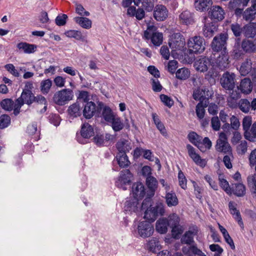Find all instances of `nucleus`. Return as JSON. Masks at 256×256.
<instances>
[{
  "label": "nucleus",
  "mask_w": 256,
  "mask_h": 256,
  "mask_svg": "<svg viewBox=\"0 0 256 256\" xmlns=\"http://www.w3.org/2000/svg\"><path fill=\"white\" fill-rule=\"evenodd\" d=\"M198 233V227L196 226H192V230L186 231L180 239L182 244H191L194 242V236Z\"/></svg>",
  "instance_id": "obj_19"
},
{
  "label": "nucleus",
  "mask_w": 256,
  "mask_h": 256,
  "mask_svg": "<svg viewBox=\"0 0 256 256\" xmlns=\"http://www.w3.org/2000/svg\"><path fill=\"white\" fill-rule=\"evenodd\" d=\"M32 96V104L36 102L40 104H48L46 98L42 95L39 94L35 96L33 94Z\"/></svg>",
  "instance_id": "obj_63"
},
{
  "label": "nucleus",
  "mask_w": 256,
  "mask_h": 256,
  "mask_svg": "<svg viewBox=\"0 0 256 256\" xmlns=\"http://www.w3.org/2000/svg\"><path fill=\"white\" fill-rule=\"evenodd\" d=\"M78 95L77 96V100L76 102L78 104H82L85 102H89V94L87 91L84 90H78Z\"/></svg>",
  "instance_id": "obj_53"
},
{
  "label": "nucleus",
  "mask_w": 256,
  "mask_h": 256,
  "mask_svg": "<svg viewBox=\"0 0 256 256\" xmlns=\"http://www.w3.org/2000/svg\"><path fill=\"white\" fill-rule=\"evenodd\" d=\"M230 62L228 52L224 50L220 52L216 60L218 69L220 70H224L229 67Z\"/></svg>",
  "instance_id": "obj_18"
},
{
  "label": "nucleus",
  "mask_w": 256,
  "mask_h": 256,
  "mask_svg": "<svg viewBox=\"0 0 256 256\" xmlns=\"http://www.w3.org/2000/svg\"><path fill=\"white\" fill-rule=\"evenodd\" d=\"M94 143L98 147L106 146L104 142V135L100 133H96L94 134V137L92 139Z\"/></svg>",
  "instance_id": "obj_56"
},
{
  "label": "nucleus",
  "mask_w": 256,
  "mask_h": 256,
  "mask_svg": "<svg viewBox=\"0 0 256 256\" xmlns=\"http://www.w3.org/2000/svg\"><path fill=\"white\" fill-rule=\"evenodd\" d=\"M250 108V102L247 99L240 100L239 102V108L242 112L248 113Z\"/></svg>",
  "instance_id": "obj_59"
},
{
  "label": "nucleus",
  "mask_w": 256,
  "mask_h": 256,
  "mask_svg": "<svg viewBox=\"0 0 256 256\" xmlns=\"http://www.w3.org/2000/svg\"><path fill=\"white\" fill-rule=\"evenodd\" d=\"M102 107L100 117L102 118L108 123H109L116 115L114 114L112 110L108 106H106L104 102L103 106Z\"/></svg>",
  "instance_id": "obj_24"
},
{
  "label": "nucleus",
  "mask_w": 256,
  "mask_h": 256,
  "mask_svg": "<svg viewBox=\"0 0 256 256\" xmlns=\"http://www.w3.org/2000/svg\"><path fill=\"white\" fill-rule=\"evenodd\" d=\"M160 98L164 104L168 108H171L174 104L172 99L167 95L161 94L160 96Z\"/></svg>",
  "instance_id": "obj_61"
},
{
  "label": "nucleus",
  "mask_w": 256,
  "mask_h": 256,
  "mask_svg": "<svg viewBox=\"0 0 256 256\" xmlns=\"http://www.w3.org/2000/svg\"><path fill=\"white\" fill-rule=\"evenodd\" d=\"M116 146L118 152L122 154H121L122 156L124 155L125 153L128 152L132 149L130 142L124 138H120L118 140Z\"/></svg>",
  "instance_id": "obj_23"
},
{
  "label": "nucleus",
  "mask_w": 256,
  "mask_h": 256,
  "mask_svg": "<svg viewBox=\"0 0 256 256\" xmlns=\"http://www.w3.org/2000/svg\"><path fill=\"white\" fill-rule=\"evenodd\" d=\"M164 212V204L162 202H156L144 211V218L152 222L156 219L158 216H163Z\"/></svg>",
  "instance_id": "obj_5"
},
{
  "label": "nucleus",
  "mask_w": 256,
  "mask_h": 256,
  "mask_svg": "<svg viewBox=\"0 0 256 256\" xmlns=\"http://www.w3.org/2000/svg\"><path fill=\"white\" fill-rule=\"evenodd\" d=\"M243 35L247 38H254L256 36V22H250L243 26Z\"/></svg>",
  "instance_id": "obj_22"
},
{
  "label": "nucleus",
  "mask_w": 256,
  "mask_h": 256,
  "mask_svg": "<svg viewBox=\"0 0 256 256\" xmlns=\"http://www.w3.org/2000/svg\"><path fill=\"white\" fill-rule=\"evenodd\" d=\"M252 68V63L248 61H245L242 63L239 72L242 76H245L251 71Z\"/></svg>",
  "instance_id": "obj_54"
},
{
  "label": "nucleus",
  "mask_w": 256,
  "mask_h": 256,
  "mask_svg": "<svg viewBox=\"0 0 256 256\" xmlns=\"http://www.w3.org/2000/svg\"><path fill=\"white\" fill-rule=\"evenodd\" d=\"M133 176L129 170H124L120 172V176L116 182V186L120 188L125 190H127L126 186L131 185V178Z\"/></svg>",
  "instance_id": "obj_11"
},
{
  "label": "nucleus",
  "mask_w": 256,
  "mask_h": 256,
  "mask_svg": "<svg viewBox=\"0 0 256 256\" xmlns=\"http://www.w3.org/2000/svg\"><path fill=\"white\" fill-rule=\"evenodd\" d=\"M141 4L142 7L146 12H152L155 8L154 0H142Z\"/></svg>",
  "instance_id": "obj_55"
},
{
  "label": "nucleus",
  "mask_w": 256,
  "mask_h": 256,
  "mask_svg": "<svg viewBox=\"0 0 256 256\" xmlns=\"http://www.w3.org/2000/svg\"><path fill=\"white\" fill-rule=\"evenodd\" d=\"M132 194L134 198L140 200L146 195V188L144 184L141 182H136L132 184Z\"/></svg>",
  "instance_id": "obj_16"
},
{
  "label": "nucleus",
  "mask_w": 256,
  "mask_h": 256,
  "mask_svg": "<svg viewBox=\"0 0 256 256\" xmlns=\"http://www.w3.org/2000/svg\"><path fill=\"white\" fill-rule=\"evenodd\" d=\"M166 219L168 221V226L170 228L180 224V217L175 213L170 214Z\"/></svg>",
  "instance_id": "obj_45"
},
{
  "label": "nucleus",
  "mask_w": 256,
  "mask_h": 256,
  "mask_svg": "<svg viewBox=\"0 0 256 256\" xmlns=\"http://www.w3.org/2000/svg\"><path fill=\"white\" fill-rule=\"evenodd\" d=\"M236 74L229 72H224L220 79L222 87L226 90H234L235 86Z\"/></svg>",
  "instance_id": "obj_13"
},
{
  "label": "nucleus",
  "mask_w": 256,
  "mask_h": 256,
  "mask_svg": "<svg viewBox=\"0 0 256 256\" xmlns=\"http://www.w3.org/2000/svg\"><path fill=\"white\" fill-rule=\"evenodd\" d=\"M184 230L182 227L179 225L176 226L175 227L172 228V237L178 240L180 238V236L182 234Z\"/></svg>",
  "instance_id": "obj_58"
},
{
  "label": "nucleus",
  "mask_w": 256,
  "mask_h": 256,
  "mask_svg": "<svg viewBox=\"0 0 256 256\" xmlns=\"http://www.w3.org/2000/svg\"><path fill=\"white\" fill-rule=\"evenodd\" d=\"M168 227V222L166 218H160L156 223V232L160 234H166Z\"/></svg>",
  "instance_id": "obj_26"
},
{
  "label": "nucleus",
  "mask_w": 256,
  "mask_h": 256,
  "mask_svg": "<svg viewBox=\"0 0 256 256\" xmlns=\"http://www.w3.org/2000/svg\"><path fill=\"white\" fill-rule=\"evenodd\" d=\"M33 93L32 90H23L20 96L24 100V103L30 106L32 104V96Z\"/></svg>",
  "instance_id": "obj_50"
},
{
  "label": "nucleus",
  "mask_w": 256,
  "mask_h": 256,
  "mask_svg": "<svg viewBox=\"0 0 256 256\" xmlns=\"http://www.w3.org/2000/svg\"><path fill=\"white\" fill-rule=\"evenodd\" d=\"M163 34L162 32H153L152 34L151 42L156 46H160L162 42Z\"/></svg>",
  "instance_id": "obj_47"
},
{
  "label": "nucleus",
  "mask_w": 256,
  "mask_h": 256,
  "mask_svg": "<svg viewBox=\"0 0 256 256\" xmlns=\"http://www.w3.org/2000/svg\"><path fill=\"white\" fill-rule=\"evenodd\" d=\"M11 123L10 117L7 114H2L0 116V128H8Z\"/></svg>",
  "instance_id": "obj_57"
},
{
  "label": "nucleus",
  "mask_w": 256,
  "mask_h": 256,
  "mask_svg": "<svg viewBox=\"0 0 256 256\" xmlns=\"http://www.w3.org/2000/svg\"><path fill=\"white\" fill-rule=\"evenodd\" d=\"M252 90V85L250 78H246L241 80L240 86H237V89L232 90L230 94L232 99L236 100L241 97V94H250Z\"/></svg>",
  "instance_id": "obj_4"
},
{
  "label": "nucleus",
  "mask_w": 256,
  "mask_h": 256,
  "mask_svg": "<svg viewBox=\"0 0 256 256\" xmlns=\"http://www.w3.org/2000/svg\"><path fill=\"white\" fill-rule=\"evenodd\" d=\"M218 68L217 64H215L213 61L212 64L210 66L209 70L205 76L206 78L208 81H210L212 80H214L218 76L219 72L218 70Z\"/></svg>",
  "instance_id": "obj_36"
},
{
  "label": "nucleus",
  "mask_w": 256,
  "mask_h": 256,
  "mask_svg": "<svg viewBox=\"0 0 256 256\" xmlns=\"http://www.w3.org/2000/svg\"><path fill=\"white\" fill-rule=\"evenodd\" d=\"M68 18V16L66 14H59L56 17L55 22L58 26H64L66 23Z\"/></svg>",
  "instance_id": "obj_64"
},
{
  "label": "nucleus",
  "mask_w": 256,
  "mask_h": 256,
  "mask_svg": "<svg viewBox=\"0 0 256 256\" xmlns=\"http://www.w3.org/2000/svg\"><path fill=\"white\" fill-rule=\"evenodd\" d=\"M208 11L207 20L210 19L212 20L210 22L216 24H217L218 22L222 21L224 18V10L219 6H212Z\"/></svg>",
  "instance_id": "obj_10"
},
{
  "label": "nucleus",
  "mask_w": 256,
  "mask_h": 256,
  "mask_svg": "<svg viewBox=\"0 0 256 256\" xmlns=\"http://www.w3.org/2000/svg\"><path fill=\"white\" fill-rule=\"evenodd\" d=\"M156 30V28L155 26L153 25L148 26L147 30L144 31L143 38L146 40H151L152 34Z\"/></svg>",
  "instance_id": "obj_62"
},
{
  "label": "nucleus",
  "mask_w": 256,
  "mask_h": 256,
  "mask_svg": "<svg viewBox=\"0 0 256 256\" xmlns=\"http://www.w3.org/2000/svg\"><path fill=\"white\" fill-rule=\"evenodd\" d=\"M240 38H238L234 46L232 56L236 59H238L245 53H252L256 52V38L249 40L246 38L240 42Z\"/></svg>",
  "instance_id": "obj_1"
},
{
  "label": "nucleus",
  "mask_w": 256,
  "mask_h": 256,
  "mask_svg": "<svg viewBox=\"0 0 256 256\" xmlns=\"http://www.w3.org/2000/svg\"><path fill=\"white\" fill-rule=\"evenodd\" d=\"M224 174H219L218 180L220 185L228 194H231V186H230L228 182L224 178Z\"/></svg>",
  "instance_id": "obj_46"
},
{
  "label": "nucleus",
  "mask_w": 256,
  "mask_h": 256,
  "mask_svg": "<svg viewBox=\"0 0 256 256\" xmlns=\"http://www.w3.org/2000/svg\"><path fill=\"white\" fill-rule=\"evenodd\" d=\"M74 96L73 91L69 88H64L54 93L52 100L54 104L62 106L65 105Z\"/></svg>",
  "instance_id": "obj_6"
},
{
  "label": "nucleus",
  "mask_w": 256,
  "mask_h": 256,
  "mask_svg": "<svg viewBox=\"0 0 256 256\" xmlns=\"http://www.w3.org/2000/svg\"><path fill=\"white\" fill-rule=\"evenodd\" d=\"M152 196H148V194H146V198L144 199L141 205L140 208L142 210L145 211L153 206L152 204Z\"/></svg>",
  "instance_id": "obj_60"
},
{
  "label": "nucleus",
  "mask_w": 256,
  "mask_h": 256,
  "mask_svg": "<svg viewBox=\"0 0 256 256\" xmlns=\"http://www.w3.org/2000/svg\"><path fill=\"white\" fill-rule=\"evenodd\" d=\"M82 104L76 102L70 105L68 109L69 118L72 119L82 116Z\"/></svg>",
  "instance_id": "obj_21"
},
{
  "label": "nucleus",
  "mask_w": 256,
  "mask_h": 256,
  "mask_svg": "<svg viewBox=\"0 0 256 256\" xmlns=\"http://www.w3.org/2000/svg\"><path fill=\"white\" fill-rule=\"evenodd\" d=\"M212 0H195L194 6L197 10L208 11L212 6Z\"/></svg>",
  "instance_id": "obj_28"
},
{
  "label": "nucleus",
  "mask_w": 256,
  "mask_h": 256,
  "mask_svg": "<svg viewBox=\"0 0 256 256\" xmlns=\"http://www.w3.org/2000/svg\"><path fill=\"white\" fill-rule=\"evenodd\" d=\"M122 154L118 152L116 157L118 164L121 168H127L130 164V162L128 160V156L125 153V154L122 156Z\"/></svg>",
  "instance_id": "obj_39"
},
{
  "label": "nucleus",
  "mask_w": 256,
  "mask_h": 256,
  "mask_svg": "<svg viewBox=\"0 0 256 256\" xmlns=\"http://www.w3.org/2000/svg\"><path fill=\"white\" fill-rule=\"evenodd\" d=\"M14 102L11 98H5L0 102V106L5 110L11 111L13 109Z\"/></svg>",
  "instance_id": "obj_51"
},
{
  "label": "nucleus",
  "mask_w": 256,
  "mask_h": 256,
  "mask_svg": "<svg viewBox=\"0 0 256 256\" xmlns=\"http://www.w3.org/2000/svg\"><path fill=\"white\" fill-rule=\"evenodd\" d=\"M204 27L203 28V34L206 38H210L214 36V32L218 28V24L207 21V18L204 16L203 20Z\"/></svg>",
  "instance_id": "obj_20"
},
{
  "label": "nucleus",
  "mask_w": 256,
  "mask_h": 256,
  "mask_svg": "<svg viewBox=\"0 0 256 256\" xmlns=\"http://www.w3.org/2000/svg\"><path fill=\"white\" fill-rule=\"evenodd\" d=\"M227 33H220L214 37L212 43L211 48L213 52H222L228 51L226 49L227 40H228Z\"/></svg>",
  "instance_id": "obj_7"
},
{
  "label": "nucleus",
  "mask_w": 256,
  "mask_h": 256,
  "mask_svg": "<svg viewBox=\"0 0 256 256\" xmlns=\"http://www.w3.org/2000/svg\"><path fill=\"white\" fill-rule=\"evenodd\" d=\"M146 184L148 188L146 192L148 196H153L157 188L158 181L154 176H148L146 178Z\"/></svg>",
  "instance_id": "obj_27"
},
{
  "label": "nucleus",
  "mask_w": 256,
  "mask_h": 256,
  "mask_svg": "<svg viewBox=\"0 0 256 256\" xmlns=\"http://www.w3.org/2000/svg\"><path fill=\"white\" fill-rule=\"evenodd\" d=\"M252 123V118L250 116H246L242 120V128L244 130V137L248 140L250 138L252 139L250 137V132L249 131L250 126Z\"/></svg>",
  "instance_id": "obj_30"
},
{
  "label": "nucleus",
  "mask_w": 256,
  "mask_h": 256,
  "mask_svg": "<svg viewBox=\"0 0 256 256\" xmlns=\"http://www.w3.org/2000/svg\"><path fill=\"white\" fill-rule=\"evenodd\" d=\"M152 222L148 220L140 222L138 226V232L139 236L146 238L150 236L154 232V228Z\"/></svg>",
  "instance_id": "obj_12"
},
{
  "label": "nucleus",
  "mask_w": 256,
  "mask_h": 256,
  "mask_svg": "<svg viewBox=\"0 0 256 256\" xmlns=\"http://www.w3.org/2000/svg\"><path fill=\"white\" fill-rule=\"evenodd\" d=\"M103 102L98 101L97 105L92 101L84 102L82 104V116L86 120L91 119L94 116L99 118Z\"/></svg>",
  "instance_id": "obj_3"
},
{
  "label": "nucleus",
  "mask_w": 256,
  "mask_h": 256,
  "mask_svg": "<svg viewBox=\"0 0 256 256\" xmlns=\"http://www.w3.org/2000/svg\"><path fill=\"white\" fill-rule=\"evenodd\" d=\"M168 11L166 6L162 4H157L153 10V16L158 22L166 20L168 17Z\"/></svg>",
  "instance_id": "obj_15"
},
{
  "label": "nucleus",
  "mask_w": 256,
  "mask_h": 256,
  "mask_svg": "<svg viewBox=\"0 0 256 256\" xmlns=\"http://www.w3.org/2000/svg\"><path fill=\"white\" fill-rule=\"evenodd\" d=\"M216 149L219 152L232 155V149L230 144L226 141L218 139L216 141Z\"/></svg>",
  "instance_id": "obj_25"
},
{
  "label": "nucleus",
  "mask_w": 256,
  "mask_h": 256,
  "mask_svg": "<svg viewBox=\"0 0 256 256\" xmlns=\"http://www.w3.org/2000/svg\"><path fill=\"white\" fill-rule=\"evenodd\" d=\"M176 78L180 80H186L190 76V71L184 68L178 69L176 72Z\"/></svg>",
  "instance_id": "obj_49"
},
{
  "label": "nucleus",
  "mask_w": 256,
  "mask_h": 256,
  "mask_svg": "<svg viewBox=\"0 0 256 256\" xmlns=\"http://www.w3.org/2000/svg\"><path fill=\"white\" fill-rule=\"evenodd\" d=\"M256 14V9L252 8V5L251 6L247 8L243 13V19L246 21L250 20L251 22L255 18Z\"/></svg>",
  "instance_id": "obj_42"
},
{
  "label": "nucleus",
  "mask_w": 256,
  "mask_h": 256,
  "mask_svg": "<svg viewBox=\"0 0 256 256\" xmlns=\"http://www.w3.org/2000/svg\"><path fill=\"white\" fill-rule=\"evenodd\" d=\"M213 60L212 58L201 56L194 62V66L197 71L204 72L208 70Z\"/></svg>",
  "instance_id": "obj_14"
},
{
  "label": "nucleus",
  "mask_w": 256,
  "mask_h": 256,
  "mask_svg": "<svg viewBox=\"0 0 256 256\" xmlns=\"http://www.w3.org/2000/svg\"><path fill=\"white\" fill-rule=\"evenodd\" d=\"M187 50L188 55L184 53L185 58L188 57L189 62H192L194 59V54H200L206 48V42L204 39L200 36H194L189 38L188 42Z\"/></svg>",
  "instance_id": "obj_2"
},
{
  "label": "nucleus",
  "mask_w": 256,
  "mask_h": 256,
  "mask_svg": "<svg viewBox=\"0 0 256 256\" xmlns=\"http://www.w3.org/2000/svg\"><path fill=\"white\" fill-rule=\"evenodd\" d=\"M64 34L68 38H74L76 40L85 42L86 38L81 32L76 30H68L64 32Z\"/></svg>",
  "instance_id": "obj_37"
},
{
  "label": "nucleus",
  "mask_w": 256,
  "mask_h": 256,
  "mask_svg": "<svg viewBox=\"0 0 256 256\" xmlns=\"http://www.w3.org/2000/svg\"><path fill=\"white\" fill-rule=\"evenodd\" d=\"M52 86V82L50 79L48 78L42 80L40 84V89L42 94H48L50 92Z\"/></svg>",
  "instance_id": "obj_48"
},
{
  "label": "nucleus",
  "mask_w": 256,
  "mask_h": 256,
  "mask_svg": "<svg viewBox=\"0 0 256 256\" xmlns=\"http://www.w3.org/2000/svg\"><path fill=\"white\" fill-rule=\"evenodd\" d=\"M228 208L230 211V213L233 215L235 216L234 218L238 221V224L242 228H244V224L242 220V218L240 214V212L238 210H237L236 206H234V203L230 201L228 203Z\"/></svg>",
  "instance_id": "obj_29"
},
{
  "label": "nucleus",
  "mask_w": 256,
  "mask_h": 256,
  "mask_svg": "<svg viewBox=\"0 0 256 256\" xmlns=\"http://www.w3.org/2000/svg\"><path fill=\"white\" fill-rule=\"evenodd\" d=\"M166 204L169 207L176 206L178 203V198L174 192H168L166 196Z\"/></svg>",
  "instance_id": "obj_43"
},
{
  "label": "nucleus",
  "mask_w": 256,
  "mask_h": 256,
  "mask_svg": "<svg viewBox=\"0 0 256 256\" xmlns=\"http://www.w3.org/2000/svg\"><path fill=\"white\" fill-rule=\"evenodd\" d=\"M246 188L244 184L242 183L232 184L231 186V194L238 197H242L246 194Z\"/></svg>",
  "instance_id": "obj_31"
},
{
  "label": "nucleus",
  "mask_w": 256,
  "mask_h": 256,
  "mask_svg": "<svg viewBox=\"0 0 256 256\" xmlns=\"http://www.w3.org/2000/svg\"><path fill=\"white\" fill-rule=\"evenodd\" d=\"M94 134L93 126L88 122H84L81 126L80 136L76 134L77 140L81 144H85L88 142L90 138L94 136Z\"/></svg>",
  "instance_id": "obj_9"
},
{
  "label": "nucleus",
  "mask_w": 256,
  "mask_h": 256,
  "mask_svg": "<svg viewBox=\"0 0 256 256\" xmlns=\"http://www.w3.org/2000/svg\"><path fill=\"white\" fill-rule=\"evenodd\" d=\"M17 48L22 50L26 54H32L36 52L37 46L34 44H30L26 42H20L17 44Z\"/></svg>",
  "instance_id": "obj_32"
},
{
  "label": "nucleus",
  "mask_w": 256,
  "mask_h": 256,
  "mask_svg": "<svg viewBox=\"0 0 256 256\" xmlns=\"http://www.w3.org/2000/svg\"><path fill=\"white\" fill-rule=\"evenodd\" d=\"M230 28L234 35L236 38L243 34V26L242 27L241 25L237 22L232 24Z\"/></svg>",
  "instance_id": "obj_52"
},
{
  "label": "nucleus",
  "mask_w": 256,
  "mask_h": 256,
  "mask_svg": "<svg viewBox=\"0 0 256 256\" xmlns=\"http://www.w3.org/2000/svg\"><path fill=\"white\" fill-rule=\"evenodd\" d=\"M168 46L172 52L176 50H186L185 38L180 32L174 33L168 42Z\"/></svg>",
  "instance_id": "obj_8"
},
{
  "label": "nucleus",
  "mask_w": 256,
  "mask_h": 256,
  "mask_svg": "<svg viewBox=\"0 0 256 256\" xmlns=\"http://www.w3.org/2000/svg\"><path fill=\"white\" fill-rule=\"evenodd\" d=\"M138 200H139L134 197L132 198L126 200L124 206L125 210L130 212H136L138 210Z\"/></svg>",
  "instance_id": "obj_33"
},
{
  "label": "nucleus",
  "mask_w": 256,
  "mask_h": 256,
  "mask_svg": "<svg viewBox=\"0 0 256 256\" xmlns=\"http://www.w3.org/2000/svg\"><path fill=\"white\" fill-rule=\"evenodd\" d=\"M75 22L78 24L82 28L85 29H90L92 27V20L86 17L76 16L74 18Z\"/></svg>",
  "instance_id": "obj_34"
},
{
  "label": "nucleus",
  "mask_w": 256,
  "mask_h": 256,
  "mask_svg": "<svg viewBox=\"0 0 256 256\" xmlns=\"http://www.w3.org/2000/svg\"><path fill=\"white\" fill-rule=\"evenodd\" d=\"M208 104L209 102H208V100H206L204 103H202V101H200L196 106V116L200 120L204 118L206 112L204 108L207 107Z\"/></svg>",
  "instance_id": "obj_35"
},
{
  "label": "nucleus",
  "mask_w": 256,
  "mask_h": 256,
  "mask_svg": "<svg viewBox=\"0 0 256 256\" xmlns=\"http://www.w3.org/2000/svg\"><path fill=\"white\" fill-rule=\"evenodd\" d=\"M179 18L183 24L188 25L194 22L192 14L188 10L184 11L180 16Z\"/></svg>",
  "instance_id": "obj_40"
},
{
  "label": "nucleus",
  "mask_w": 256,
  "mask_h": 256,
  "mask_svg": "<svg viewBox=\"0 0 256 256\" xmlns=\"http://www.w3.org/2000/svg\"><path fill=\"white\" fill-rule=\"evenodd\" d=\"M148 250L154 253H156L161 248L159 240L156 238H153L148 242Z\"/></svg>",
  "instance_id": "obj_44"
},
{
  "label": "nucleus",
  "mask_w": 256,
  "mask_h": 256,
  "mask_svg": "<svg viewBox=\"0 0 256 256\" xmlns=\"http://www.w3.org/2000/svg\"><path fill=\"white\" fill-rule=\"evenodd\" d=\"M192 98L196 100H199V102L202 101V103L205 102L208 98H205L204 91V88H200L198 87L195 88L193 91Z\"/></svg>",
  "instance_id": "obj_38"
},
{
  "label": "nucleus",
  "mask_w": 256,
  "mask_h": 256,
  "mask_svg": "<svg viewBox=\"0 0 256 256\" xmlns=\"http://www.w3.org/2000/svg\"><path fill=\"white\" fill-rule=\"evenodd\" d=\"M186 147L188 151V156L197 165L202 168L204 167L206 165V160L204 159H202L200 156L196 152L195 148L190 144H187Z\"/></svg>",
  "instance_id": "obj_17"
},
{
  "label": "nucleus",
  "mask_w": 256,
  "mask_h": 256,
  "mask_svg": "<svg viewBox=\"0 0 256 256\" xmlns=\"http://www.w3.org/2000/svg\"><path fill=\"white\" fill-rule=\"evenodd\" d=\"M109 124H111L113 130L116 132H120L124 127V124L121 121L120 118L116 115Z\"/></svg>",
  "instance_id": "obj_41"
}]
</instances>
